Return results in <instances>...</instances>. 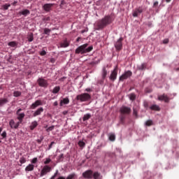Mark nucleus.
<instances>
[{"mask_svg": "<svg viewBox=\"0 0 179 179\" xmlns=\"http://www.w3.org/2000/svg\"><path fill=\"white\" fill-rule=\"evenodd\" d=\"M120 124H124L125 123V115H120Z\"/></svg>", "mask_w": 179, "mask_h": 179, "instance_id": "nucleus-32", "label": "nucleus"}, {"mask_svg": "<svg viewBox=\"0 0 179 179\" xmlns=\"http://www.w3.org/2000/svg\"><path fill=\"white\" fill-rule=\"evenodd\" d=\"M129 99L131 101H134L136 99V95L134 93L129 94Z\"/></svg>", "mask_w": 179, "mask_h": 179, "instance_id": "nucleus-35", "label": "nucleus"}, {"mask_svg": "<svg viewBox=\"0 0 179 179\" xmlns=\"http://www.w3.org/2000/svg\"><path fill=\"white\" fill-rule=\"evenodd\" d=\"M143 12V9L142 8V7H138L137 9H136L134 10V12L133 13V16L134 17H137V16L138 15H141V13H142Z\"/></svg>", "mask_w": 179, "mask_h": 179, "instance_id": "nucleus-16", "label": "nucleus"}, {"mask_svg": "<svg viewBox=\"0 0 179 179\" xmlns=\"http://www.w3.org/2000/svg\"><path fill=\"white\" fill-rule=\"evenodd\" d=\"M90 99H92V96H90V94L87 93L80 94L77 95L76 96V100L81 102L89 101Z\"/></svg>", "mask_w": 179, "mask_h": 179, "instance_id": "nucleus-3", "label": "nucleus"}, {"mask_svg": "<svg viewBox=\"0 0 179 179\" xmlns=\"http://www.w3.org/2000/svg\"><path fill=\"white\" fill-rule=\"evenodd\" d=\"M34 170V165L29 164L27 167L25 168V171H33Z\"/></svg>", "mask_w": 179, "mask_h": 179, "instance_id": "nucleus-23", "label": "nucleus"}, {"mask_svg": "<svg viewBox=\"0 0 179 179\" xmlns=\"http://www.w3.org/2000/svg\"><path fill=\"white\" fill-rule=\"evenodd\" d=\"M159 5V1H155L154 3H153V6L154 7H156Z\"/></svg>", "mask_w": 179, "mask_h": 179, "instance_id": "nucleus-54", "label": "nucleus"}, {"mask_svg": "<svg viewBox=\"0 0 179 179\" xmlns=\"http://www.w3.org/2000/svg\"><path fill=\"white\" fill-rule=\"evenodd\" d=\"M20 162L21 163V164H24V163H26V159L24 157H21L20 159Z\"/></svg>", "mask_w": 179, "mask_h": 179, "instance_id": "nucleus-46", "label": "nucleus"}, {"mask_svg": "<svg viewBox=\"0 0 179 179\" xmlns=\"http://www.w3.org/2000/svg\"><path fill=\"white\" fill-rule=\"evenodd\" d=\"M37 157H35L32 160H31V163L32 164H36V163H37Z\"/></svg>", "mask_w": 179, "mask_h": 179, "instance_id": "nucleus-48", "label": "nucleus"}, {"mask_svg": "<svg viewBox=\"0 0 179 179\" xmlns=\"http://www.w3.org/2000/svg\"><path fill=\"white\" fill-rule=\"evenodd\" d=\"M3 130V128L0 127V134H1V132H2Z\"/></svg>", "mask_w": 179, "mask_h": 179, "instance_id": "nucleus-61", "label": "nucleus"}, {"mask_svg": "<svg viewBox=\"0 0 179 179\" xmlns=\"http://www.w3.org/2000/svg\"><path fill=\"white\" fill-rule=\"evenodd\" d=\"M27 39H28V41H29V43H31V41L34 40V36H33V33H31L30 34L28 35Z\"/></svg>", "mask_w": 179, "mask_h": 179, "instance_id": "nucleus-31", "label": "nucleus"}, {"mask_svg": "<svg viewBox=\"0 0 179 179\" xmlns=\"http://www.w3.org/2000/svg\"><path fill=\"white\" fill-rule=\"evenodd\" d=\"M83 177L84 178H88V179H92V178H93V171H92V170L85 171L83 173Z\"/></svg>", "mask_w": 179, "mask_h": 179, "instance_id": "nucleus-11", "label": "nucleus"}, {"mask_svg": "<svg viewBox=\"0 0 179 179\" xmlns=\"http://www.w3.org/2000/svg\"><path fill=\"white\" fill-rule=\"evenodd\" d=\"M44 112V108L41 107L38 108L33 114V117H37L38 115H41V113Z\"/></svg>", "mask_w": 179, "mask_h": 179, "instance_id": "nucleus-17", "label": "nucleus"}, {"mask_svg": "<svg viewBox=\"0 0 179 179\" xmlns=\"http://www.w3.org/2000/svg\"><path fill=\"white\" fill-rule=\"evenodd\" d=\"M158 100L159 101H164L165 103H169L170 101V98L166 94L159 95L158 96Z\"/></svg>", "mask_w": 179, "mask_h": 179, "instance_id": "nucleus-13", "label": "nucleus"}, {"mask_svg": "<svg viewBox=\"0 0 179 179\" xmlns=\"http://www.w3.org/2000/svg\"><path fill=\"white\" fill-rule=\"evenodd\" d=\"M90 118H92V114L90 113H87L85 115H84L83 117V121H87L89 120H90Z\"/></svg>", "mask_w": 179, "mask_h": 179, "instance_id": "nucleus-24", "label": "nucleus"}, {"mask_svg": "<svg viewBox=\"0 0 179 179\" xmlns=\"http://www.w3.org/2000/svg\"><path fill=\"white\" fill-rule=\"evenodd\" d=\"M20 111H22V108H19L16 111V115L17 120H18V122H20V124H22L23 122V118H24L26 115L24 114V113H20Z\"/></svg>", "mask_w": 179, "mask_h": 179, "instance_id": "nucleus-5", "label": "nucleus"}, {"mask_svg": "<svg viewBox=\"0 0 179 179\" xmlns=\"http://www.w3.org/2000/svg\"><path fill=\"white\" fill-rule=\"evenodd\" d=\"M113 23V17L111 15H106L101 20H99L95 23V29L96 30H103L104 27H107L108 24H111Z\"/></svg>", "mask_w": 179, "mask_h": 179, "instance_id": "nucleus-1", "label": "nucleus"}, {"mask_svg": "<svg viewBox=\"0 0 179 179\" xmlns=\"http://www.w3.org/2000/svg\"><path fill=\"white\" fill-rule=\"evenodd\" d=\"M2 8H3V9H4V10H8V9H9V8H10V4L6 3L2 6Z\"/></svg>", "mask_w": 179, "mask_h": 179, "instance_id": "nucleus-36", "label": "nucleus"}, {"mask_svg": "<svg viewBox=\"0 0 179 179\" xmlns=\"http://www.w3.org/2000/svg\"><path fill=\"white\" fill-rule=\"evenodd\" d=\"M65 3V1H64V0H62V1H61V6H62V5H64Z\"/></svg>", "mask_w": 179, "mask_h": 179, "instance_id": "nucleus-57", "label": "nucleus"}, {"mask_svg": "<svg viewBox=\"0 0 179 179\" xmlns=\"http://www.w3.org/2000/svg\"><path fill=\"white\" fill-rule=\"evenodd\" d=\"M133 114L136 117H138V110H136V108H133Z\"/></svg>", "mask_w": 179, "mask_h": 179, "instance_id": "nucleus-43", "label": "nucleus"}, {"mask_svg": "<svg viewBox=\"0 0 179 179\" xmlns=\"http://www.w3.org/2000/svg\"><path fill=\"white\" fill-rule=\"evenodd\" d=\"M52 170L51 166L48 165H45L43 169L41 171L40 177H44V176H47L48 173H50V171Z\"/></svg>", "mask_w": 179, "mask_h": 179, "instance_id": "nucleus-4", "label": "nucleus"}, {"mask_svg": "<svg viewBox=\"0 0 179 179\" xmlns=\"http://www.w3.org/2000/svg\"><path fill=\"white\" fill-rule=\"evenodd\" d=\"M175 71H179V68L175 69Z\"/></svg>", "mask_w": 179, "mask_h": 179, "instance_id": "nucleus-63", "label": "nucleus"}, {"mask_svg": "<svg viewBox=\"0 0 179 179\" xmlns=\"http://www.w3.org/2000/svg\"><path fill=\"white\" fill-rule=\"evenodd\" d=\"M38 85L41 87H48V81L44 78H39L37 80Z\"/></svg>", "mask_w": 179, "mask_h": 179, "instance_id": "nucleus-7", "label": "nucleus"}, {"mask_svg": "<svg viewBox=\"0 0 179 179\" xmlns=\"http://www.w3.org/2000/svg\"><path fill=\"white\" fill-rule=\"evenodd\" d=\"M124 38H120L114 44L116 51H121L122 50V41Z\"/></svg>", "mask_w": 179, "mask_h": 179, "instance_id": "nucleus-6", "label": "nucleus"}, {"mask_svg": "<svg viewBox=\"0 0 179 179\" xmlns=\"http://www.w3.org/2000/svg\"><path fill=\"white\" fill-rule=\"evenodd\" d=\"M145 125L147 127H150L153 125V122L152 120H148L147 122H145Z\"/></svg>", "mask_w": 179, "mask_h": 179, "instance_id": "nucleus-39", "label": "nucleus"}, {"mask_svg": "<svg viewBox=\"0 0 179 179\" xmlns=\"http://www.w3.org/2000/svg\"><path fill=\"white\" fill-rule=\"evenodd\" d=\"M50 163H51V159L46 158L45 161L44 162V164H50Z\"/></svg>", "mask_w": 179, "mask_h": 179, "instance_id": "nucleus-42", "label": "nucleus"}, {"mask_svg": "<svg viewBox=\"0 0 179 179\" xmlns=\"http://www.w3.org/2000/svg\"><path fill=\"white\" fill-rule=\"evenodd\" d=\"M163 43L164 44H169V39H164V41H163Z\"/></svg>", "mask_w": 179, "mask_h": 179, "instance_id": "nucleus-53", "label": "nucleus"}, {"mask_svg": "<svg viewBox=\"0 0 179 179\" xmlns=\"http://www.w3.org/2000/svg\"><path fill=\"white\" fill-rule=\"evenodd\" d=\"M43 140H44V136H41L40 137V139L36 140V142H37L38 143H41V142H43Z\"/></svg>", "mask_w": 179, "mask_h": 179, "instance_id": "nucleus-45", "label": "nucleus"}, {"mask_svg": "<svg viewBox=\"0 0 179 179\" xmlns=\"http://www.w3.org/2000/svg\"><path fill=\"white\" fill-rule=\"evenodd\" d=\"M52 145H55V142H54V141L51 142L50 145L48 147L49 150H50V149L52 148Z\"/></svg>", "mask_w": 179, "mask_h": 179, "instance_id": "nucleus-49", "label": "nucleus"}, {"mask_svg": "<svg viewBox=\"0 0 179 179\" xmlns=\"http://www.w3.org/2000/svg\"><path fill=\"white\" fill-rule=\"evenodd\" d=\"M132 76V71H125L124 73H123L120 77V80L122 82L123 80H125V79H128V78H131Z\"/></svg>", "mask_w": 179, "mask_h": 179, "instance_id": "nucleus-8", "label": "nucleus"}, {"mask_svg": "<svg viewBox=\"0 0 179 179\" xmlns=\"http://www.w3.org/2000/svg\"><path fill=\"white\" fill-rule=\"evenodd\" d=\"M50 62H52V64H54V62H55V59H54L53 58H52L50 59Z\"/></svg>", "mask_w": 179, "mask_h": 179, "instance_id": "nucleus-56", "label": "nucleus"}, {"mask_svg": "<svg viewBox=\"0 0 179 179\" xmlns=\"http://www.w3.org/2000/svg\"><path fill=\"white\" fill-rule=\"evenodd\" d=\"M38 106H43V102L41 100H37L31 105V110H36Z\"/></svg>", "mask_w": 179, "mask_h": 179, "instance_id": "nucleus-14", "label": "nucleus"}, {"mask_svg": "<svg viewBox=\"0 0 179 179\" xmlns=\"http://www.w3.org/2000/svg\"><path fill=\"white\" fill-rule=\"evenodd\" d=\"M9 125L12 129H17L19 128V126L20 125V122H17V123H15V120L12 119L9 122Z\"/></svg>", "mask_w": 179, "mask_h": 179, "instance_id": "nucleus-12", "label": "nucleus"}, {"mask_svg": "<svg viewBox=\"0 0 179 179\" xmlns=\"http://www.w3.org/2000/svg\"><path fill=\"white\" fill-rule=\"evenodd\" d=\"M78 145L80 146V148H85V146H86V143H85V142L80 141H78Z\"/></svg>", "mask_w": 179, "mask_h": 179, "instance_id": "nucleus-38", "label": "nucleus"}, {"mask_svg": "<svg viewBox=\"0 0 179 179\" xmlns=\"http://www.w3.org/2000/svg\"><path fill=\"white\" fill-rule=\"evenodd\" d=\"M146 66H147L146 63H143L141 65L138 66V69L139 71H144V69H146Z\"/></svg>", "mask_w": 179, "mask_h": 179, "instance_id": "nucleus-29", "label": "nucleus"}, {"mask_svg": "<svg viewBox=\"0 0 179 179\" xmlns=\"http://www.w3.org/2000/svg\"><path fill=\"white\" fill-rule=\"evenodd\" d=\"M21 15H23V16H27L30 13V10L28 9L23 10L22 11L20 12Z\"/></svg>", "mask_w": 179, "mask_h": 179, "instance_id": "nucleus-30", "label": "nucleus"}, {"mask_svg": "<svg viewBox=\"0 0 179 179\" xmlns=\"http://www.w3.org/2000/svg\"><path fill=\"white\" fill-rule=\"evenodd\" d=\"M117 75H118V66H116L113 69V71L111 72V74L110 76V80H113V82H114V80L117 79Z\"/></svg>", "mask_w": 179, "mask_h": 179, "instance_id": "nucleus-10", "label": "nucleus"}, {"mask_svg": "<svg viewBox=\"0 0 179 179\" xmlns=\"http://www.w3.org/2000/svg\"><path fill=\"white\" fill-rule=\"evenodd\" d=\"M94 179H102L103 176L101 174L97 171L94 172V173H92V178Z\"/></svg>", "mask_w": 179, "mask_h": 179, "instance_id": "nucleus-19", "label": "nucleus"}, {"mask_svg": "<svg viewBox=\"0 0 179 179\" xmlns=\"http://www.w3.org/2000/svg\"><path fill=\"white\" fill-rule=\"evenodd\" d=\"M63 104H69V99L64 98L60 101V107H62Z\"/></svg>", "mask_w": 179, "mask_h": 179, "instance_id": "nucleus-22", "label": "nucleus"}, {"mask_svg": "<svg viewBox=\"0 0 179 179\" xmlns=\"http://www.w3.org/2000/svg\"><path fill=\"white\" fill-rule=\"evenodd\" d=\"M46 54H47V52H45V50H42L40 53V55L44 56V55H46Z\"/></svg>", "mask_w": 179, "mask_h": 179, "instance_id": "nucleus-50", "label": "nucleus"}, {"mask_svg": "<svg viewBox=\"0 0 179 179\" xmlns=\"http://www.w3.org/2000/svg\"><path fill=\"white\" fill-rule=\"evenodd\" d=\"M166 2H167V3L171 2V0H166Z\"/></svg>", "mask_w": 179, "mask_h": 179, "instance_id": "nucleus-62", "label": "nucleus"}, {"mask_svg": "<svg viewBox=\"0 0 179 179\" xmlns=\"http://www.w3.org/2000/svg\"><path fill=\"white\" fill-rule=\"evenodd\" d=\"M143 106H144L145 108H146V110H148L149 108V103H148V101H145L143 103Z\"/></svg>", "mask_w": 179, "mask_h": 179, "instance_id": "nucleus-47", "label": "nucleus"}, {"mask_svg": "<svg viewBox=\"0 0 179 179\" xmlns=\"http://www.w3.org/2000/svg\"><path fill=\"white\" fill-rule=\"evenodd\" d=\"M54 128H55V126H51L46 129V131L50 132V131H53Z\"/></svg>", "mask_w": 179, "mask_h": 179, "instance_id": "nucleus-44", "label": "nucleus"}, {"mask_svg": "<svg viewBox=\"0 0 179 179\" xmlns=\"http://www.w3.org/2000/svg\"><path fill=\"white\" fill-rule=\"evenodd\" d=\"M80 37H78V38H77V39H76V41H77V43H79V41H80Z\"/></svg>", "mask_w": 179, "mask_h": 179, "instance_id": "nucleus-59", "label": "nucleus"}, {"mask_svg": "<svg viewBox=\"0 0 179 179\" xmlns=\"http://www.w3.org/2000/svg\"><path fill=\"white\" fill-rule=\"evenodd\" d=\"M37 125H38V123H37V121L32 122L30 125V130L33 131V129H34V128H36Z\"/></svg>", "mask_w": 179, "mask_h": 179, "instance_id": "nucleus-26", "label": "nucleus"}, {"mask_svg": "<svg viewBox=\"0 0 179 179\" xmlns=\"http://www.w3.org/2000/svg\"><path fill=\"white\" fill-rule=\"evenodd\" d=\"M43 31H44L45 34H47L48 36H50V33H51V29H48V28H45Z\"/></svg>", "mask_w": 179, "mask_h": 179, "instance_id": "nucleus-37", "label": "nucleus"}, {"mask_svg": "<svg viewBox=\"0 0 179 179\" xmlns=\"http://www.w3.org/2000/svg\"><path fill=\"white\" fill-rule=\"evenodd\" d=\"M150 110H152V111H160L161 108L158 105L152 104L150 106Z\"/></svg>", "mask_w": 179, "mask_h": 179, "instance_id": "nucleus-18", "label": "nucleus"}, {"mask_svg": "<svg viewBox=\"0 0 179 179\" xmlns=\"http://www.w3.org/2000/svg\"><path fill=\"white\" fill-rule=\"evenodd\" d=\"M13 96H14V97H20V96H22V92H20L19 91H15L13 92Z\"/></svg>", "mask_w": 179, "mask_h": 179, "instance_id": "nucleus-33", "label": "nucleus"}, {"mask_svg": "<svg viewBox=\"0 0 179 179\" xmlns=\"http://www.w3.org/2000/svg\"><path fill=\"white\" fill-rule=\"evenodd\" d=\"M8 100L7 98L0 99V107H2V106H5L7 103H8Z\"/></svg>", "mask_w": 179, "mask_h": 179, "instance_id": "nucleus-20", "label": "nucleus"}, {"mask_svg": "<svg viewBox=\"0 0 179 179\" xmlns=\"http://www.w3.org/2000/svg\"><path fill=\"white\" fill-rule=\"evenodd\" d=\"M109 141H111L112 142H114V141H115V134H110L109 135Z\"/></svg>", "mask_w": 179, "mask_h": 179, "instance_id": "nucleus-34", "label": "nucleus"}, {"mask_svg": "<svg viewBox=\"0 0 179 179\" xmlns=\"http://www.w3.org/2000/svg\"><path fill=\"white\" fill-rule=\"evenodd\" d=\"M85 92H87L88 93H90L91 92H93V90H92V88H87L85 90Z\"/></svg>", "mask_w": 179, "mask_h": 179, "instance_id": "nucleus-51", "label": "nucleus"}, {"mask_svg": "<svg viewBox=\"0 0 179 179\" xmlns=\"http://www.w3.org/2000/svg\"><path fill=\"white\" fill-rule=\"evenodd\" d=\"M1 136L3 139L6 138V131H3V133L1 134Z\"/></svg>", "mask_w": 179, "mask_h": 179, "instance_id": "nucleus-52", "label": "nucleus"}, {"mask_svg": "<svg viewBox=\"0 0 179 179\" xmlns=\"http://www.w3.org/2000/svg\"><path fill=\"white\" fill-rule=\"evenodd\" d=\"M120 113L122 115H128L131 114V108L127 106H122L120 109Z\"/></svg>", "mask_w": 179, "mask_h": 179, "instance_id": "nucleus-9", "label": "nucleus"}, {"mask_svg": "<svg viewBox=\"0 0 179 179\" xmlns=\"http://www.w3.org/2000/svg\"><path fill=\"white\" fill-rule=\"evenodd\" d=\"M59 159H64V154H61V155L59 156Z\"/></svg>", "mask_w": 179, "mask_h": 179, "instance_id": "nucleus-55", "label": "nucleus"}, {"mask_svg": "<svg viewBox=\"0 0 179 179\" xmlns=\"http://www.w3.org/2000/svg\"><path fill=\"white\" fill-rule=\"evenodd\" d=\"M59 90H61V87L59 86H56L54 87L52 93H53V94H57V93H59Z\"/></svg>", "mask_w": 179, "mask_h": 179, "instance_id": "nucleus-27", "label": "nucleus"}, {"mask_svg": "<svg viewBox=\"0 0 179 179\" xmlns=\"http://www.w3.org/2000/svg\"><path fill=\"white\" fill-rule=\"evenodd\" d=\"M16 3H17V1H15L12 3V5H13V6H15L16 5Z\"/></svg>", "mask_w": 179, "mask_h": 179, "instance_id": "nucleus-58", "label": "nucleus"}, {"mask_svg": "<svg viewBox=\"0 0 179 179\" xmlns=\"http://www.w3.org/2000/svg\"><path fill=\"white\" fill-rule=\"evenodd\" d=\"M2 141H0V143H1Z\"/></svg>", "mask_w": 179, "mask_h": 179, "instance_id": "nucleus-64", "label": "nucleus"}, {"mask_svg": "<svg viewBox=\"0 0 179 179\" xmlns=\"http://www.w3.org/2000/svg\"><path fill=\"white\" fill-rule=\"evenodd\" d=\"M60 47H62V48H66V47H69V43H68V41L65 40L60 44Z\"/></svg>", "mask_w": 179, "mask_h": 179, "instance_id": "nucleus-25", "label": "nucleus"}, {"mask_svg": "<svg viewBox=\"0 0 179 179\" xmlns=\"http://www.w3.org/2000/svg\"><path fill=\"white\" fill-rule=\"evenodd\" d=\"M54 106H58V102H57V101H55V102L54 103Z\"/></svg>", "mask_w": 179, "mask_h": 179, "instance_id": "nucleus-60", "label": "nucleus"}, {"mask_svg": "<svg viewBox=\"0 0 179 179\" xmlns=\"http://www.w3.org/2000/svg\"><path fill=\"white\" fill-rule=\"evenodd\" d=\"M74 177H76V174L71 173L67 176L66 179H73Z\"/></svg>", "mask_w": 179, "mask_h": 179, "instance_id": "nucleus-40", "label": "nucleus"}, {"mask_svg": "<svg viewBox=\"0 0 179 179\" xmlns=\"http://www.w3.org/2000/svg\"><path fill=\"white\" fill-rule=\"evenodd\" d=\"M17 44L18 43L16 41H10L8 43V45L9 47H12L13 48H16V47H17Z\"/></svg>", "mask_w": 179, "mask_h": 179, "instance_id": "nucleus-21", "label": "nucleus"}, {"mask_svg": "<svg viewBox=\"0 0 179 179\" xmlns=\"http://www.w3.org/2000/svg\"><path fill=\"white\" fill-rule=\"evenodd\" d=\"M92 51H93V45L89 46V43H85L76 48L75 52L76 54H81L83 55V54H87V52H90Z\"/></svg>", "mask_w": 179, "mask_h": 179, "instance_id": "nucleus-2", "label": "nucleus"}, {"mask_svg": "<svg viewBox=\"0 0 179 179\" xmlns=\"http://www.w3.org/2000/svg\"><path fill=\"white\" fill-rule=\"evenodd\" d=\"M106 76H107V69H106V67H103L102 69V78L106 79Z\"/></svg>", "mask_w": 179, "mask_h": 179, "instance_id": "nucleus-28", "label": "nucleus"}, {"mask_svg": "<svg viewBox=\"0 0 179 179\" xmlns=\"http://www.w3.org/2000/svg\"><path fill=\"white\" fill-rule=\"evenodd\" d=\"M52 6H54V3H45L43 6V9L45 10V12H50Z\"/></svg>", "mask_w": 179, "mask_h": 179, "instance_id": "nucleus-15", "label": "nucleus"}, {"mask_svg": "<svg viewBox=\"0 0 179 179\" xmlns=\"http://www.w3.org/2000/svg\"><path fill=\"white\" fill-rule=\"evenodd\" d=\"M59 174V171L58 170H56L55 174L51 177L50 179H55V177Z\"/></svg>", "mask_w": 179, "mask_h": 179, "instance_id": "nucleus-41", "label": "nucleus"}]
</instances>
